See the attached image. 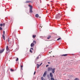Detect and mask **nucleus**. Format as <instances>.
<instances>
[{"label":"nucleus","instance_id":"obj_6","mask_svg":"<svg viewBox=\"0 0 80 80\" xmlns=\"http://www.w3.org/2000/svg\"><path fill=\"white\" fill-rule=\"evenodd\" d=\"M32 8H30V13H32L33 11H32Z\"/></svg>","mask_w":80,"mask_h":80},{"label":"nucleus","instance_id":"obj_9","mask_svg":"<svg viewBox=\"0 0 80 80\" xmlns=\"http://www.w3.org/2000/svg\"><path fill=\"white\" fill-rule=\"evenodd\" d=\"M68 55V54H63L61 55V56H63L64 57H67Z\"/></svg>","mask_w":80,"mask_h":80},{"label":"nucleus","instance_id":"obj_38","mask_svg":"<svg viewBox=\"0 0 80 80\" xmlns=\"http://www.w3.org/2000/svg\"><path fill=\"white\" fill-rule=\"evenodd\" d=\"M40 3H42V1H40Z\"/></svg>","mask_w":80,"mask_h":80},{"label":"nucleus","instance_id":"obj_4","mask_svg":"<svg viewBox=\"0 0 80 80\" xmlns=\"http://www.w3.org/2000/svg\"><path fill=\"white\" fill-rule=\"evenodd\" d=\"M61 17V15L59 16L58 15H57L56 17V18H59L60 17Z\"/></svg>","mask_w":80,"mask_h":80},{"label":"nucleus","instance_id":"obj_32","mask_svg":"<svg viewBox=\"0 0 80 80\" xmlns=\"http://www.w3.org/2000/svg\"><path fill=\"white\" fill-rule=\"evenodd\" d=\"M21 68H22H22H23V66H22L21 65Z\"/></svg>","mask_w":80,"mask_h":80},{"label":"nucleus","instance_id":"obj_30","mask_svg":"<svg viewBox=\"0 0 80 80\" xmlns=\"http://www.w3.org/2000/svg\"><path fill=\"white\" fill-rule=\"evenodd\" d=\"M31 50H32L33 51V48H31Z\"/></svg>","mask_w":80,"mask_h":80},{"label":"nucleus","instance_id":"obj_2","mask_svg":"<svg viewBox=\"0 0 80 80\" xmlns=\"http://www.w3.org/2000/svg\"><path fill=\"white\" fill-rule=\"evenodd\" d=\"M52 68H48V72H50V71H51L52 70Z\"/></svg>","mask_w":80,"mask_h":80},{"label":"nucleus","instance_id":"obj_15","mask_svg":"<svg viewBox=\"0 0 80 80\" xmlns=\"http://www.w3.org/2000/svg\"><path fill=\"white\" fill-rule=\"evenodd\" d=\"M28 6H29L30 7V8H33V6H32L30 5H28Z\"/></svg>","mask_w":80,"mask_h":80},{"label":"nucleus","instance_id":"obj_16","mask_svg":"<svg viewBox=\"0 0 80 80\" xmlns=\"http://www.w3.org/2000/svg\"><path fill=\"white\" fill-rule=\"evenodd\" d=\"M33 43L34 44H36V41H33Z\"/></svg>","mask_w":80,"mask_h":80},{"label":"nucleus","instance_id":"obj_39","mask_svg":"<svg viewBox=\"0 0 80 80\" xmlns=\"http://www.w3.org/2000/svg\"><path fill=\"white\" fill-rule=\"evenodd\" d=\"M39 18H41V17H39Z\"/></svg>","mask_w":80,"mask_h":80},{"label":"nucleus","instance_id":"obj_37","mask_svg":"<svg viewBox=\"0 0 80 80\" xmlns=\"http://www.w3.org/2000/svg\"><path fill=\"white\" fill-rule=\"evenodd\" d=\"M48 63L50 64V62H48Z\"/></svg>","mask_w":80,"mask_h":80},{"label":"nucleus","instance_id":"obj_24","mask_svg":"<svg viewBox=\"0 0 80 80\" xmlns=\"http://www.w3.org/2000/svg\"><path fill=\"white\" fill-rule=\"evenodd\" d=\"M3 30V28H2L1 27H0V30Z\"/></svg>","mask_w":80,"mask_h":80},{"label":"nucleus","instance_id":"obj_14","mask_svg":"<svg viewBox=\"0 0 80 80\" xmlns=\"http://www.w3.org/2000/svg\"><path fill=\"white\" fill-rule=\"evenodd\" d=\"M32 37L34 38H35V37H36V35H33L32 36Z\"/></svg>","mask_w":80,"mask_h":80},{"label":"nucleus","instance_id":"obj_27","mask_svg":"<svg viewBox=\"0 0 80 80\" xmlns=\"http://www.w3.org/2000/svg\"><path fill=\"white\" fill-rule=\"evenodd\" d=\"M18 61V58H17V59L16 60V61Z\"/></svg>","mask_w":80,"mask_h":80},{"label":"nucleus","instance_id":"obj_22","mask_svg":"<svg viewBox=\"0 0 80 80\" xmlns=\"http://www.w3.org/2000/svg\"><path fill=\"white\" fill-rule=\"evenodd\" d=\"M0 27H2V26H3V24H2V23L0 24Z\"/></svg>","mask_w":80,"mask_h":80},{"label":"nucleus","instance_id":"obj_23","mask_svg":"<svg viewBox=\"0 0 80 80\" xmlns=\"http://www.w3.org/2000/svg\"><path fill=\"white\" fill-rule=\"evenodd\" d=\"M74 80H80V79L78 78H76Z\"/></svg>","mask_w":80,"mask_h":80},{"label":"nucleus","instance_id":"obj_20","mask_svg":"<svg viewBox=\"0 0 80 80\" xmlns=\"http://www.w3.org/2000/svg\"><path fill=\"white\" fill-rule=\"evenodd\" d=\"M37 65H38L37 68H39V67H40V66L39 65V64H37Z\"/></svg>","mask_w":80,"mask_h":80},{"label":"nucleus","instance_id":"obj_26","mask_svg":"<svg viewBox=\"0 0 80 80\" xmlns=\"http://www.w3.org/2000/svg\"><path fill=\"white\" fill-rule=\"evenodd\" d=\"M51 80H54V78H52V77L51 78Z\"/></svg>","mask_w":80,"mask_h":80},{"label":"nucleus","instance_id":"obj_11","mask_svg":"<svg viewBox=\"0 0 80 80\" xmlns=\"http://www.w3.org/2000/svg\"><path fill=\"white\" fill-rule=\"evenodd\" d=\"M9 50V48H8V46H7L6 47V50L7 51H8Z\"/></svg>","mask_w":80,"mask_h":80},{"label":"nucleus","instance_id":"obj_33","mask_svg":"<svg viewBox=\"0 0 80 80\" xmlns=\"http://www.w3.org/2000/svg\"><path fill=\"white\" fill-rule=\"evenodd\" d=\"M42 63H41L39 65V66H41V65H42Z\"/></svg>","mask_w":80,"mask_h":80},{"label":"nucleus","instance_id":"obj_28","mask_svg":"<svg viewBox=\"0 0 80 80\" xmlns=\"http://www.w3.org/2000/svg\"><path fill=\"white\" fill-rule=\"evenodd\" d=\"M30 52H31V53H32V51L31 49L30 50Z\"/></svg>","mask_w":80,"mask_h":80},{"label":"nucleus","instance_id":"obj_10","mask_svg":"<svg viewBox=\"0 0 80 80\" xmlns=\"http://www.w3.org/2000/svg\"><path fill=\"white\" fill-rule=\"evenodd\" d=\"M35 17L37 18H38V17H39V16L38 15V14H36L35 15Z\"/></svg>","mask_w":80,"mask_h":80},{"label":"nucleus","instance_id":"obj_19","mask_svg":"<svg viewBox=\"0 0 80 80\" xmlns=\"http://www.w3.org/2000/svg\"><path fill=\"white\" fill-rule=\"evenodd\" d=\"M61 40V38H59L57 39V40Z\"/></svg>","mask_w":80,"mask_h":80},{"label":"nucleus","instance_id":"obj_5","mask_svg":"<svg viewBox=\"0 0 80 80\" xmlns=\"http://www.w3.org/2000/svg\"><path fill=\"white\" fill-rule=\"evenodd\" d=\"M55 68H53V69H52V73H55Z\"/></svg>","mask_w":80,"mask_h":80},{"label":"nucleus","instance_id":"obj_3","mask_svg":"<svg viewBox=\"0 0 80 80\" xmlns=\"http://www.w3.org/2000/svg\"><path fill=\"white\" fill-rule=\"evenodd\" d=\"M47 71H46L44 73V74L43 75V77H45V76L47 75Z\"/></svg>","mask_w":80,"mask_h":80},{"label":"nucleus","instance_id":"obj_18","mask_svg":"<svg viewBox=\"0 0 80 80\" xmlns=\"http://www.w3.org/2000/svg\"><path fill=\"white\" fill-rule=\"evenodd\" d=\"M8 41L9 43H10V39H9V38H8Z\"/></svg>","mask_w":80,"mask_h":80},{"label":"nucleus","instance_id":"obj_29","mask_svg":"<svg viewBox=\"0 0 80 80\" xmlns=\"http://www.w3.org/2000/svg\"><path fill=\"white\" fill-rule=\"evenodd\" d=\"M2 25H3V26L4 27H5V23H3V24H2Z\"/></svg>","mask_w":80,"mask_h":80},{"label":"nucleus","instance_id":"obj_21","mask_svg":"<svg viewBox=\"0 0 80 80\" xmlns=\"http://www.w3.org/2000/svg\"><path fill=\"white\" fill-rule=\"evenodd\" d=\"M10 70L11 72H13V71H14V70L13 69H11Z\"/></svg>","mask_w":80,"mask_h":80},{"label":"nucleus","instance_id":"obj_8","mask_svg":"<svg viewBox=\"0 0 80 80\" xmlns=\"http://www.w3.org/2000/svg\"><path fill=\"white\" fill-rule=\"evenodd\" d=\"M51 77H53V74L52 72H50L49 74Z\"/></svg>","mask_w":80,"mask_h":80},{"label":"nucleus","instance_id":"obj_36","mask_svg":"<svg viewBox=\"0 0 80 80\" xmlns=\"http://www.w3.org/2000/svg\"><path fill=\"white\" fill-rule=\"evenodd\" d=\"M38 58H39L38 57V58H37V59H38Z\"/></svg>","mask_w":80,"mask_h":80},{"label":"nucleus","instance_id":"obj_7","mask_svg":"<svg viewBox=\"0 0 80 80\" xmlns=\"http://www.w3.org/2000/svg\"><path fill=\"white\" fill-rule=\"evenodd\" d=\"M34 45H35V44H34L33 43H32L31 44V47H33L34 46Z\"/></svg>","mask_w":80,"mask_h":80},{"label":"nucleus","instance_id":"obj_40","mask_svg":"<svg viewBox=\"0 0 80 80\" xmlns=\"http://www.w3.org/2000/svg\"><path fill=\"white\" fill-rule=\"evenodd\" d=\"M51 53L50 52H49V53Z\"/></svg>","mask_w":80,"mask_h":80},{"label":"nucleus","instance_id":"obj_1","mask_svg":"<svg viewBox=\"0 0 80 80\" xmlns=\"http://www.w3.org/2000/svg\"><path fill=\"white\" fill-rule=\"evenodd\" d=\"M4 50H5V49H3L0 50V53H2L4 52Z\"/></svg>","mask_w":80,"mask_h":80},{"label":"nucleus","instance_id":"obj_17","mask_svg":"<svg viewBox=\"0 0 80 80\" xmlns=\"http://www.w3.org/2000/svg\"><path fill=\"white\" fill-rule=\"evenodd\" d=\"M51 38V37L50 36H49L47 38V39H48V40H49V39H50V38Z\"/></svg>","mask_w":80,"mask_h":80},{"label":"nucleus","instance_id":"obj_13","mask_svg":"<svg viewBox=\"0 0 80 80\" xmlns=\"http://www.w3.org/2000/svg\"><path fill=\"white\" fill-rule=\"evenodd\" d=\"M26 2L27 3H30L31 2L30 1H26Z\"/></svg>","mask_w":80,"mask_h":80},{"label":"nucleus","instance_id":"obj_31","mask_svg":"<svg viewBox=\"0 0 80 80\" xmlns=\"http://www.w3.org/2000/svg\"><path fill=\"white\" fill-rule=\"evenodd\" d=\"M41 80H43V77H42L41 78Z\"/></svg>","mask_w":80,"mask_h":80},{"label":"nucleus","instance_id":"obj_12","mask_svg":"<svg viewBox=\"0 0 80 80\" xmlns=\"http://www.w3.org/2000/svg\"><path fill=\"white\" fill-rule=\"evenodd\" d=\"M5 35H2V37L3 38V39L5 40V37L4 36Z\"/></svg>","mask_w":80,"mask_h":80},{"label":"nucleus","instance_id":"obj_25","mask_svg":"<svg viewBox=\"0 0 80 80\" xmlns=\"http://www.w3.org/2000/svg\"><path fill=\"white\" fill-rule=\"evenodd\" d=\"M2 35H5V31H3V34Z\"/></svg>","mask_w":80,"mask_h":80},{"label":"nucleus","instance_id":"obj_35","mask_svg":"<svg viewBox=\"0 0 80 80\" xmlns=\"http://www.w3.org/2000/svg\"><path fill=\"white\" fill-rule=\"evenodd\" d=\"M48 65H47L46 66V67H48Z\"/></svg>","mask_w":80,"mask_h":80},{"label":"nucleus","instance_id":"obj_41","mask_svg":"<svg viewBox=\"0 0 80 80\" xmlns=\"http://www.w3.org/2000/svg\"><path fill=\"white\" fill-rule=\"evenodd\" d=\"M41 28H42V27H41Z\"/></svg>","mask_w":80,"mask_h":80},{"label":"nucleus","instance_id":"obj_42","mask_svg":"<svg viewBox=\"0 0 80 80\" xmlns=\"http://www.w3.org/2000/svg\"><path fill=\"white\" fill-rule=\"evenodd\" d=\"M68 80H69V79H68Z\"/></svg>","mask_w":80,"mask_h":80},{"label":"nucleus","instance_id":"obj_34","mask_svg":"<svg viewBox=\"0 0 80 80\" xmlns=\"http://www.w3.org/2000/svg\"><path fill=\"white\" fill-rule=\"evenodd\" d=\"M36 73V72L35 71L34 72V75H35V74Z\"/></svg>","mask_w":80,"mask_h":80}]
</instances>
